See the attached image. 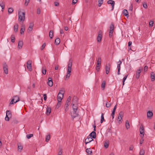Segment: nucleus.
I'll return each instance as SVG.
<instances>
[{"label":"nucleus","instance_id":"31","mask_svg":"<svg viewBox=\"0 0 155 155\" xmlns=\"http://www.w3.org/2000/svg\"><path fill=\"white\" fill-rule=\"evenodd\" d=\"M122 61L120 60H119V61L117 62V68L118 69H120V65L122 64Z\"/></svg>","mask_w":155,"mask_h":155},{"label":"nucleus","instance_id":"9","mask_svg":"<svg viewBox=\"0 0 155 155\" xmlns=\"http://www.w3.org/2000/svg\"><path fill=\"white\" fill-rule=\"evenodd\" d=\"M3 69L5 73L6 74H8V66L6 63H4L3 64Z\"/></svg>","mask_w":155,"mask_h":155},{"label":"nucleus","instance_id":"35","mask_svg":"<svg viewBox=\"0 0 155 155\" xmlns=\"http://www.w3.org/2000/svg\"><path fill=\"white\" fill-rule=\"evenodd\" d=\"M123 14L126 16H128L129 15L128 13L127 10L124 9L123 11Z\"/></svg>","mask_w":155,"mask_h":155},{"label":"nucleus","instance_id":"25","mask_svg":"<svg viewBox=\"0 0 155 155\" xmlns=\"http://www.w3.org/2000/svg\"><path fill=\"white\" fill-rule=\"evenodd\" d=\"M0 6L2 8V11H3L5 8V3L3 2H0Z\"/></svg>","mask_w":155,"mask_h":155},{"label":"nucleus","instance_id":"26","mask_svg":"<svg viewBox=\"0 0 155 155\" xmlns=\"http://www.w3.org/2000/svg\"><path fill=\"white\" fill-rule=\"evenodd\" d=\"M151 78L152 81H153L155 80V74L153 72L151 73Z\"/></svg>","mask_w":155,"mask_h":155},{"label":"nucleus","instance_id":"18","mask_svg":"<svg viewBox=\"0 0 155 155\" xmlns=\"http://www.w3.org/2000/svg\"><path fill=\"white\" fill-rule=\"evenodd\" d=\"M110 68V65L109 64H107L105 66L106 73L107 74L109 73Z\"/></svg>","mask_w":155,"mask_h":155},{"label":"nucleus","instance_id":"15","mask_svg":"<svg viewBox=\"0 0 155 155\" xmlns=\"http://www.w3.org/2000/svg\"><path fill=\"white\" fill-rule=\"evenodd\" d=\"M107 3L108 4H111L112 7V9L111 10H113L114 8V6L115 4V2L114 1L112 0H109L107 1Z\"/></svg>","mask_w":155,"mask_h":155},{"label":"nucleus","instance_id":"58","mask_svg":"<svg viewBox=\"0 0 155 155\" xmlns=\"http://www.w3.org/2000/svg\"><path fill=\"white\" fill-rule=\"evenodd\" d=\"M62 152L61 150L59 151L58 153V155H62Z\"/></svg>","mask_w":155,"mask_h":155},{"label":"nucleus","instance_id":"30","mask_svg":"<svg viewBox=\"0 0 155 155\" xmlns=\"http://www.w3.org/2000/svg\"><path fill=\"white\" fill-rule=\"evenodd\" d=\"M25 30V27L24 25H22L21 26V28L20 30V33L21 34H23L24 33V31Z\"/></svg>","mask_w":155,"mask_h":155},{"label":"nucleus","instance_id":"24","mask_svg":"<svg viewBox=\"0 0 155 155\" xmlns=\"http://www.w3.org/2000/svg\"><path fill=\"white\" fill-rule=\"evenodd\" d=\"M18 28V25L17 24H15L14 26V30L15 32H17Z\"/></svg>","mask_w":155,"mask_h":155},{"label":"nucleus","instance_id":"29","mask_svg":"<svg viewBox=\"0 0 155 155\" xmlns=\"http://www.w3.org/2000/svg\"><path fill=\"white\" fill-rule=\"evenodd\" d=\"M126 127L127 129H128L130 128V126L129 121L128 120H127L125 124Z\"/></svg>","mask_w":155,"mask_h":155},{"label":"nucleus","instance_id":"3","mask_svg":"<svg viewBox=\"0 0 155 155\" xmlns=\"http://www.w3.org/2000/svg\"><path fill=\"white\" fill-rule=\"evenodd\" d=\"M65 90L64 88H61L59 91L58 95V101H61L63 98L64 94V93Z\"/></svg>","mask_w":155,"mask_h":155},{"label":"nucleus","instance_id":"6","mask_svg":"<svg viewBox=\"0 0 155 155\" xmlns=\"http://www.w3.org/2000/svg\"><path fill=\"white\" fill-rule=\"evenodd\" d=\"M32 61L30 60L28 61L26 63V66L28 70L31 71L32 69L31 68Z\"/></svg>","mask_w":155,"mask_h":155},{"label":"nucleus","instance_id":"43","mask_svg":"<svg viewBox=\"0 0 155 155\" xmlns=\"http://www.w3.org/2000/svg\"><path fill=\"white\" fill-rule=\"evenodd\" d=\"M50 135H48L46 136L45 138V141L46 142H48L50 139Z\"/></svg>","mask_w":155,"mask_h":155},{"label":"nucleus","instance_id":"59","mask_svg":"<svg viewBox=\"0 0 155 155\" xmlns=\"http://www.w3.org/2000/svg\"><path fill=\"white\" fill-rule=\"evenodd\" d=\"M71 97L70 96H69V97L67 99V100L66 101H68V102H70V101H71Z\"/></svg>","mask_w":155,"mask_h":155},{"label":"nucleus","instance_id":"62","mask_svg":"<svg viewBox=\"0 0 155 155\" xmlns=\"http://www.w3.org/2000/svg\"><path fill=\"white\" fill-rule=\"evenodd\" d=\"M59 3L58 2H54V5L55 6H58L59 5Z\"/></svg>","mask_w":155,"mask_h":155},{"label":"nucleus","instance_id":"37","mask_svg":"<svg viewBox=\"0 0 155 155\" xmlns=\"http://www.w3.org/2000/svg\"><path fill=\"white\" fill-rule=\"evenodd\" d=\"M104 114L102 113L101 114V123H102L104 121Z\"/></svg>","mask_w":155,"mask_h":155},{"label":"nucleus","instance_id":"44","mask_svg":"<svg viewBox=\"0 0 155 155\" xmlns=\"http://www.w3.org/2000/svg\"><path fill=\"white\" fill-rule=\"evenodd\" d=\"M33 136V134H28L26 136L27 138L28 139H29L31 137Z\"/></svg>","mask_w":155,"mask_h":155},{"label":"nucleus","instance_id":"28","mask_svg":"<svg viewBox=\"0 0 155 155\" xmlns=\"http://www.w3.org/2000/svg\"><path fill=\"white\" fill-rule=\"evenodd\" d=\"M54 32L52 30H51L49 32V36L51 39H52L53 36Z\"/></svg>","mask_w":155,"mask_h":155},{"label":"nucleus","instance_id":"20","mask_svg":"<svg viewBox=\"0 0 155 155\" xmlns=\"http://www.w3.org/2000/svg\"><path fill=\"white\" fill-rule=\"evenodd\" d=\"M153 113L151 111H149L147 114V116L148 118H151V117L153 116Z\"/></svg>","mask_w":155,"mask_h":155},{"label":"nucleus","instance_id":"5","mask_svg":"<svg viewBox=\"0 0 155 155\" xmlns=\"http://www.w3.org/2000/svg\"><path fill=\"white\" fill-rule=\"evenodd\" d=\"M19 100V97L18 96H15L13 97V99L10 102L9 104H12L18 101Z\"/></svg>","mask_w":155,"mask_h":155},{"label":"nucleus","instance_id":"23","mask_svg":"<svg viewBox=\"0 0 155 155\" xmlns=\"http://www.w3.org/2000/svg\"><path fill=\"white\" fill-rule=\"evenodd\" d=\"M114 24L113 23H111L110 26V31H114Z\"/></svg>","mask_w":155,"mask_h":155},{"label":"nucleus","instance_id":"42","mask_svg":"<svg viewBox=\"0 0 155 155\" xmlns=\"http://www.w3.org/2000/svg\"><path fill=\"white\" fill-rule=\"evenodd\" d=\"M144 150L143 149H142L140 151V155H144Z\"/></svg>","mask_w":155,"mask_h":155},{"label":"nucleus","instance_id":"19","mask_svg":"<svg viewBox=\"0 0 155 155\" xmlns=\"http://www.w3.org/2000/svg\"><path fill=\"white\" fill-rule=\"evenodd\" d=\"M117 108V105H115L113 108V110L112 112L111 115L112 116V119H113L114 118V115L115 114V110H116V109Z\"/></svg>","mask_w":155,"mask_h":155},{"label":"nucleus","instance_id":"27","mask_svg":"<svg viewBox=\"0 0 155 155\" xmlns=\"http://www.w3.org/2000/svg\"><path fill=\"white\" fill-rule=\"evenodd\" d=\"M18 150L19 152H21L23 149V147L21 144H18Z\"/></svg>","mask_w":155,"mask_h":155},{"label":"nucleus","instance_id":"34","mask_svg":"<svg viewBox=\"0 0 155 155\" xmlns=\"http://www.w3.org/2000/svg\"><path fill=\"white\" fill-rule=\"evenodd\" d=\"M106 82L105 81H104L102 82L101 84V87L103 88V90H104L105 87Z\"/></svg>","mask_w":155,"mask_h":155},{"label":"nucleus","instance_id":"22","mask_svg":"<svg viewBox=\"0 0 155 155\" xmlns=\"http://www.w3.org/2000/svg\"><path fill=\"white\" fill-rule=\"evenodd\" d=\"M86 152L89 155H92V150L90 148L87 149Z\"/></svg>","mask_w":155,"mask_h":155},{"label":"nucleus","instance_id":"16","mask_svg":"<svg viewBox=\"0 0 155 155\" xmlns=\"http://www.w3.org/2000/svg\"><path fill=\"white\" fill-rule=\"evenodd\" d=\"M144 128L142 126H141L140 127V134L142 135V136L144 137Z\"/></svg>","mask_w":155,"mask_h":155},{"label":"nucleus","instance_id":"47","mask_svg":"<svg viewBox=\"0 0 155 155\" xmlns=\"http://www.w3.org/2000/svg\"><path fill=\"white\" fill-rule=\"evenodd\" d=\"M104 146L105 148H108L109 146L108 143H107L106 142H105L104 144Z\"/></svg>","mask_w":155,"mask_h":155},{"label":"nucleus","instance_id":"52","mask_svg":"<svg viewBox=\"0 0 155 155\" xmlns=\"http://www.w3.org/2000/svg\"><path fill=\"white\" fill-rule=\"evenodd\" d=\"M44 100L46 101L47 99V95L46 94H43Z\"/></svg>","mask_w":155,"mask_h":155},{"label":"nucleus","instance_id":"4","mask_svg":"<svg viewBox=\"0 0 155 155\" xmlns=\"http://www.w3.org/2000/svg\"><path fill=\"white\" fill-rule=\"evenodd\" d=\"M18 20L20 21H23L25 19V13L22 12L21 11L18 12Z\"/></svg>","mask_w":155,"mask_h":155},{"label":"nucleus","instance_id":"7","mask_svg":"<svg viewBox=\"0 0 155 155\" xmlns=\"http://www.w3.org/2000/svg\"><path fill=\"white\" fill-rule=\"evenodd\" d=\"M12 114L10 110H7L6 111V115L5 118V120L7 121L9 120V118L11 117Z\"/></svg>","mask_w":155,"mask_h":155},{"label":"nucleus","instance_id":"1","mask_svg":"<svg viewBox=\"0 0 155 155\" xmlns=\"http://www.w3.org/2000/svg\"><path fill=\"white\" fill-rule=\"evenodd\" d=\"M76 97H74L72 100V108L73 111L71 113V116L73 118L78 116L77 110L78 109V101Z\"/></svg>","mask_w":155,"mask_h":155},{"label":"nucleus","instance_id":"46","mask_svg":"<svg viewBox=\"0 0 155 155\" xmlns=\"http://www.w3.org/2000/svg\"><path fill=\"white\" fill-rule=\"evenodd\" d=\"M128 75H126L125 77H124V78H123V85H124V82H125V80L127 78V77L128 76Z\"/></svg>","mask_w":155,"mask_h":155},{"label":"nucleus","instance_id":"12","mask_svg":"<svg viewBox=\"0 0 155 155\" xmlns=\"http://www.w3.org/2000/svg\"><path fill=\"white\" fill-rule=\"evenodd\" d=\"M93 140V139L90 136H88L87 137V138L85 139L84 142L86 144H87Z\"/></svg>","mask_w":155,"mask_h":155},{"label":"nucleus","instance_id":"60","mask_svg":"<svg viewBox=\"0 0 155 155\" xmlns=\"http://www.w3.org/2000/svg\"><path fill=\"white\" fill-rule=\"evenodd\" d=\"M40 12H41V11H40V9H39V8L37 10V14H40Z\"/></svg>","mask_w":155,"mask_h":155},{"label":"nucleus","instance_id":"11","mask_svg":"<svg viewBox=\"0 0 155 155\" xmlns=\"http://www.w3.org/2000/svg\"><path fill=\"white\" fill-rule=\"evenodd\" d=\"M102 31H100L99 32L98 36L97 38V40L98 42H100L101 41L102 37Z\"/></svg>","mask_w":155,"mask_h":155},{"label":"nucleus","instance_id":"51","mask_svg":"<svg viewBox=\"0 0 155 155\" xmlns=\"http://www.w3.org/2000/svg\"><path fill=\"white\" fill-rule=\"evenodd\" d=\"M111 105V104H110L109 103H108L107 102L106 104V106L107 107H108L110 106Z\"/></svg>","mask_w":155,"mask_h":155},{"label":"nucleus","instance_id":"55","mask_svg":"<svg viewBox=\"0 0 155 155\" xmlns=\"http://www.w3.org/2000/svg\"><path fill=\"white\" fill-rule=\"evenodd\" d=\"M77 2V0H73L72 2V4L74 5Z\"/></svg>","mask_w":155,"mask_h":155},{"label":"nucleus","instance_id":"33","mask_svg":"<svg viewBox=\"0 0 155 155\" xmlns=\"http://www.w3.org/2000/svg\"><path fill=\"white\" fill-rule=\"evenodd\" d=\"M60 42V39L59 38H58L55 40V43L57 45H59Z\"/></svg>","mask_w":155,"mask_h":155},{"label":"nucleus","instance_id":"14","mask_svg":"<svg viewBox=\"0 0 155 155\" xmlns=\"http://www.w3.org/2000/svg\"><path fill=\"white\" fill-rule=\"evenodd\" d=\"M34 26V24L33 23H30L29 27L28 29V33L30 32L32 30Z\"/></svg>","mask_w":155,"mask_h":155},{"label":"nucleus","instance_id":"45","mask_svg":"<svg viewBox=\"0 0 155 155\" xmlns=\"http://www.w3.org/2000/svg\"><path fill=\"white\" fill-rule=\"evenodd\" d=\"M140 136L141 137V138L140 140V144H142L143 143L144 140L143 138L144 137H143V136Z\"/></svg>","mask_w":155,"mask_h":155},{"label":"nucleus","instance_id":"56","mask_svg":"<svg viewBox=\"0 0 155 155\" xmlns=\"http://www.w3.org/2000/svg\"><path fill=\"white\" fill-rule=\"evenodd\" d=\"M148 67L147 66H145L144 67V71H147L148 69Z\"/></svg>","mask_w":155,"mask_h":155},{"label":"nucleus","instance_id":"2","mask_svg":"<svg viewBox=\"0 0 155 155\" xmlns=\"http://www.w3.org/2000/svg\"><path fill=\"white\" fill-rule=\"evenodd\" d=\"M72 65V62L71 61H69L68 66V70L67 74L66 75L65 80H67L70 77Z\"/></svg>","mask_w":155,"mask_h":155},{"label":"nucleus","instance_id":"13","mask_svg":"<svg viewBox=\"0 0 155 155\" xmlns=\"http://www.w3.org/2000/svg\"><path fill=\"white\" fill-rule=\"evenodd\" d=\"M123 116V113L122 111H120L118 117V120L119 123H121Z\"/></svg>","mask_w":155,"mask_h":155},{"label":"nucleus","instance_id":"64","mask_svg":"<svg viewBox=\"0 0 155 155\" xmlns=\"http://www.w3.org/2000/svg\"><path fill=\"white\" fill-rule=\"evenodd\" d=\"M132 42L131 41H129L128 43V46H130L132 44Z\"/></svg>","mask_w":155,"mask_h":155},{"label":"nucleus","instance_id":"63","mask_svg":"<svg viewBox=\"0 0 155 155\" xmlns=\"http://www.w3.org/2000/svg\"><path fill=\"white\" fill-rule=\"evenodd\" d=\"M70 102L66 101V103H65V105H69L70 104Z\"/></svg>","mask_w":155,"mask_h":155},{"label":"nucleus","instance_id":"40","mask_svg":"<svg viewBox=\"0 0 155 155\" xmlns=\"http://www.w3.org/2000/svg\"><path fill=\"white\" fill-rule=\"evenodd\" d=\"M101 57H99L98 58L97 63V65H101Z\"/></svg>","mask_w":155,"mask_h":155},{"label":"nucleus","instance_id":"38","mask_svg":"<svg viewBox=\"0 0 155 155\" xmlns=\"http://www.w3.org/2000/svg\"><path fill=\"white\" fill-rule=\"evenodd\" d=\"M104 0H99L98 1V6L100 7L101 5L103 3Z\"/></svg>","mask_w":155,"mask_h":155},{"label":"nucleus","instance_id":"39","mask_svg":"<svg viewBox=\"0 0 155 155\" xmlns=\"http://www.w3.org/2000/svg\"><path fill=\"white\" fill-rule=\"evenodd\" d=\"M13 11V8H8V12L9 14L12 13Z\"/></svg>","mask_w":155,"mask_h":155},{"label":"nucleus","instance_id":"32","mask_svg":"<svg viewBox=\"0 0 155 155\" xmlns=\"http://www.w3.org/2000/svg\"><path fill=\"white\" fill-rule=\"evenodd\" d=\"M51 109L50 107H48L47 108V115H49L51 113Z\"/></svg>","mask_w":155,"mask_h":155},{"label":"nucleus","instance_id":"54","mask_svg":"<svg viewBox=\"0 0 155 155\" xmlns=\"http://www.w3.org/2000/svg\"><path fill=\"white\" fill-rule=\"evenodd\" d=\"M143 7L144 8H147V4L146 3L143 4Z\"/></svg>","mask_w":155,"mask_h":155},{"label":"nucleus","instance_id":"49","mask_svg":"<svg viewBox=\"0 0 155 155\" xmlns=\"http://www.w3.org/2000/svg\"><path fill=\"white\" fill-rule=\"evenodd\" d=\"M45 46H46L45 43H44L42 45V46H41V50H42L44 49V48H45Z\"/></svg>","mask_w":155,"mask_h":155},{"label":"nucleus","instance_id":"50","mask_svg":"<svg viewBox=\"0 0 155 155\" xmlns=\"http://www.w3.org/2000/svg\"><path fill=\"white\" fill-rule=\"evenodd\" d=\"M113 31H109V37L110 38H111L113 35Z\"/></svg>","mask_w":155,"mask_h":155},{"label":"nucleus","instance_id":"21","mask_svg":"<svg viewBox=\"0 0 155 155\" xmlns=\"http://www.w3.org/2000/svg\"><path fill=\"white\" fill-rule=\"evenodd\" d=\"M23 45V42L22 41H19L18 42V49H21Z\"/></svg>","mask_w":155,"mask_h":155},{"label":"nucleus","instance_id":"61","mask_svg":"<svg viewBox=\"0 0 155 155\" xmlns=\"http://www.w3.org/2000/svg\"><path fill=\"white\" fill-rule=\"evenodd\" d=\"M133 148H134L133 146V145H131L130 147L129 150H133Z\"/></svg>","mask_w":155,"mask_h":155},{"label":"nucleus","instance_id":"36","mask_svg":"<svg viewBox=\"0 0 155 155\" xmlns=\"http://www.w3.org/2000/svg\"><path fill=\"white\" fill-rule=\"evenodd\" d=\"M42 74L45 75L46 74V70L45 68H44V67H43L42 68Z\"/></svg>","mask_w":155,"mask_h":155},{"label":"nucleus","instance_id":"53","mask_svg":"<svg viewBox=\"0 0 155 155\" xmlns=\"http://www.w3.org/2000/svg\"><path fill=\"white\" fill-rule=\"evenodd\" d=\"M153 22L152 21H151L149 22V25L150 26H152L153 25Z\"/></svg>","mask_w":155,"mask_h":155},{"label":"nucleus","instance_id":"41","mask_svg":"<svg viewBox=\"0 0 155 155\" xmlns=\"http://www.w3.org/2000/svg\"><path fill=\"white\" fill-rule=\"evenodd\" d=\"M11 41L12 42H14L15 41V37L14 35H12L11 37Z\"/></svg>","mask_w":155,"mask_h":155},{"label":"nucleus","instance_id":"48","mask_svg":"<svg viewBox=\"0 0 155 155\" xmlns=\"http://www.w3.org/2000/svg\"><path fill=\"white\" fill-rule=\"evenodd\" d=\"M30 0H25V6H27Z\"/></svg>","mask_w":155,"mask_h":155},{"label":"nucleus","instance_id":"10","mask_svg":"<svg viewBox=\"0 0 155 155\" xmlns=\"http://www.w3.org/2000/svg\"><path fill=\"white\" fill-rule=\"evenodd\" d=\"M143 70V68L140 67L137 70L136 72V78L138 79L140 77V74Z\"/></svg>","mask_w":155,"mask_h":155},{"label":"nucleus","instance_id":"57","mask_svg":"<svg viewBox=\"0 0 155 155\" xmlns=\"http://www.w3.org/2000/svg\"><path fill=\"white\" fill-rule=\"evenodd\" d=\"M58 101V102L57 104V106H58V107H59L61 105V101Z\"/></svg>","mask_w":155,"mask_h":155},{"label":"nucleus","instance_id":"17","mask_svg":"<svg viewBox=\"0 0 155 155\" xmlns=\"http://www.w3.org/2000/svg\"><path fill=\"white\" fill-rule=\"evenodd\" d=\"M48 80V85L50 87H52L53 85L52 78H49Z\"/></svg>","mask_w":155,"mask_h":155},{"label":"nucleus","instance_id":"8","mask_svg":"<svg viewBox=\"0 0 155 155\" xmlns=\"http://www.w3.org/2000/svg\"><path fill=\"white\" fill-rule=\"evenodd\" d=\"M96 127L95 125L93 127L94 128V131L91 132L89 134V136L95 139L96 138V132H94V131H96Z\"/></svg>","mask_w":155,"mask_h":155}]
</instances>
